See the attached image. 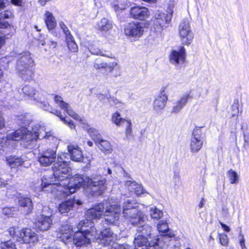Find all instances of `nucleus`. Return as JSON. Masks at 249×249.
Listing matches in <instances>:
<instances>
[{"mask_svg": "<svg viewBox=\"0 0 249 249\" xmlns=\"http://www.w3.org/2000/svg\"><path fill=\"white\" fill-rule=\"evenodd\" d=\"M55 150L47 149L39 154L38 160L43 166H48L54 162L53 166V176L59 183H51L48 178L43 177L36 183V191L50 192L57 198L65 197L75 192L83 186L88 197L101 195L107 189L106 180L103 178H90L88 177L75 175L69 178L71 169L69 163L64 160L65 154L58 155Z\"/></svg>", "mask_w": 249, "mask_h": 249, "instance_id": "obj_1", "label": "nucleus"}, {"mask_svg": "<svg viewBox=\"0 0 249 249\" xmlns=\"http://www.w3.org/2000/svg\"><path fill=\"white\" fill-rule=\"evenodd\" d=\"M89 223L87 220H81L77 226L78 231L73 234L72 228L68 224L61 226L59 230L57 237L60 238L65 244L72 242L77 247H80L90 243L91 236H95L97 231L92 230L89 227H86V224Z\"/></svg>", "mask_w": 249, "mask_h": 249, "instance_id": "obj_2", "label": "nucleus"}, {"mask_svg": "<svg viewBox=\"0 0 249 249\" xmlns=\"http://www.w3.org/2000/svg\"><path fill=\"white\" fill-rule=\"evenodd\" d=\"M3 136L5 139L4 144L7 140L17 141L21 139H24L28 143L27 145H29L33 142H36L37 139H46L52 140L54 143L58 141V139L54 136L53 132L47 131L45 126L40 124L35 125L33 127L32 130L28 131L26 133L25 131L23 132L21 130H17L9 133L6 138L3 135Z\"/></svg>", "mask_w": 249, "mask_h": 249, "instance_id": "obj_3", "label": "nucleus"}, {"mask_svg": "<svg viewBox=\"0 0 249 249\" xmlns=\"http://www.w3.org/2000/svg\"><path fill=\"white\" fill-rule=\"evenodd\" d=\"M22 91L25 95L33 98L35 104H39V106L43 109L53 113L52 107L45 102V97L42 93L36 91L34 88L29 85L24 86L22 89ZM53 113L58 116L71 129L75 128V126L72 121L66 117H62L60 111L55 110Z\"/></svg>", "mask_w": 249, "mask_h": 249, "instance_id": "obj_4", "label": "nucleus"}, {"mask_svg": "<svg viewBox=\"0 0 249 249\" xmlns=\"http://www.w3.org/2000/svg\"><path fill=\"white\" fill-rule=\"evenodd\" d=\"M174 236V234L170 232L161 235L160 237L158 236L150 243L148 240L149 238H146V236L136 235L134 241V249H160L163 245L162 242H166L167 240H170Z\"/></svg>", "mask_w": 249, "mask_h": 249, "instance_id": "obj_5", "label": "nucleus"}, {"mask_svg": "<svg viewBox=\"0 0 249 249\" xmlns=\"http://www.w3.org/2000/svg\"><path fill=\"white\" fill-rule=\"evenodd\" d=\"M138 207V203L133 200H127L123 203V216L132 224L142 223L147 219V215L139 210Z\"/></svg>", "mask_w": 249, "mask_h": 249, "instance_id": "obj_6", "label": "nucleus"}, {"mask_svg": "<svg viewBox=\"0 0 249 249\" xmlns=\"http://www.w3.org/2000/svg\"><path fill=\"white\" fill-rule=\"evenodd\" d=\"M106 208L104 216L105 217L103 226L107 225H117L119 223L121 207L117 202L113 203L112 199L105 201Z\"/></svg>", "mask_w": 249, "mask_h": 249, "instance_id": "obj_7", "label": "nucleus"}, {"mask_svg": "<svg viewBox=\"0 0 249 249\" xmlns=\"http://www.w3.org/2000/svg\"><path fill=\"white\" fill-rule=\"evenodd\" d=\"M105 208V201H104L103 203L96 204L92 208L88 209L86 213V219L83 220H87L89 223L86 224L85 227H89L91 230L95 231V228L92 226V223L91 221L98 219L104 215Z\"/></svg>", "mask_w": 249, "mask_h": 249, "instance_id": "obj_8", "label": "nucleus"}, {"mask_svg": "<svg viewBox=\"0 0 249 249\" xmlns=\"http://www.w3.org/2000/svg\"><path fill=\"white\" fill-rule=\"evenodd\" d=\"M178 35L182 45L189 46L193 41L194 34L188 19H184L180 23L178 28Z\"/></svg>", "mask_w": 249, "mask_h": 249, "instance_id": "obj_9", "label": "nucleus"}, {"mask_svg": "<svg viewBox=\"0 0 249 249\" xmlns=\"http://www.w3.org/2000/svg\"><path fill=\"white\" fill-rule=\"evenodd\" d=\"M186 57V50L184 47L180 46L178 49L171 51L169 55V59L170 63L178 69L183 66Z\"/></svg>", "mask_w": 249, "mask_h": 249, "instance_id": "obj_10", "label": "nucleus"}, {"mask_svg": "<svg viewBox=\"0 0 249 249\" xmlns=\"http://www.w3.org/2000/svg\"><path fill=\"white\" fill-rule=\"evenodd\" d=\"M49 209L44 207L42 211V213L37 215L36 218L35 224L36 228L39 231H48L51 228L53 221L51 218V213L49 212L47 215L45 214V211Z\"/></svg>", "mask_w": 249, "mask_h": 249, "instance_id": "obj_11", "label": "nucleus"}, {"mask_svg": "<svg viewBox=\"0 0 249 249\" xmlns=\"http://www.w3.org/2000/svg\"><path fill=\"white\" fill-rule=\"evenodd\" d=\"M144 27L142 23H128L124 27V33L126 36L134 40L138 39L143 34Z\"/></svg>", "mask_w": 249, "mask_h": 249, "instance_id": "obj_12", "label": "nucleus"}, {"mask_svg": "<svg viewBox=\"0 0 249 249\" xmlns=\"http://www.w3.org/2000/svg\"><path fill=\"white\" fill-rule=\"evenodd\" d=\"M204 143V138L201 131L199 129L193 130L190 139V148L192 153L198 152L202 147Z\"/></svg>", "mask_w": 249, "mask_h": 249, "instance_id": "obj_13", "label": "nucleus"}, {"mask_svg": "<svg viewBox=\"0 0 249 249\" xmlns=\"http://www.w3.org/2000/svg\"><path fill=\"white\" fill-rule=\"evenodd\" d=\"M173 11L168 13L162 12L160 11H156L154 14V25L160 29H163L166 25L169 24L172 17Z\"/></svg>", "mask_w": 249, "mask_h": 249, "instance_id": "obj_14", "label": "nucleus"}, {"mask_svg": "<svg viewBox=\"0 0 249 249\" xmlns=\"http://www.w3.org/2000/svg\"><path fill=\"white\" fill-rule=\"evenodd\" d=\"M34 61L29 52H26L18 55L16 66L17 70H23L27 68L34 67Z\"/></svg>", "mask_w": 249, "mask_h": 249, "instance_id": "obj_15", "label": "nucleus"}, {"mask_svg": "<svg viewBox=\"0 0 249 249\" xmlns=\"http://www.w3.org/2000/svg\"><path fill=\"white\" fill-rule=\"evenodd\" d=\"M166 88L163 87L160 89V93L155 99L153 103V109L158 113L161 112L165 108L168 100V96L166 92Z\"/></svg>", "mask_w": 249, "mask_h": 249, "instance_id": "obj_16", "label": "nucleus"}, {"mask_svg": "<svg viewBox=\"0 0 249 249\" xmlns=\"http://www.w3.org/2000/svg\"><path fill=\"white\" fill-rule=\"evenodd\" d=\"M103 226L104 229L100 232L98 242L104 246H107L115 242L116 235L110 231L109 228L106 226Z\"/></svg>", "mask_w": 249, "mask_h": 249, "instance_id": "obj_17", "label": "nucleus"}, {"mask_svg": "<svg viewBox=\"0 0 249 249\" xmlns=\"http://www.w3.org/2000/svg\"><path fill=\"white\" fill-rule=\"evenodd\" d=\"M19 241L25 244H34L38 240V235L31 229L23 228L21 230Z\"/></svg>", "mask_w": 249, "mask_h": 249, "instance_id": "obj_18", "label": "nucleus"}, {"mask_svg": "<svg viewBox=\"0 0 249 249\" xmlns=\"http://www.w3.org/2000/svg\"><path fill=\"white\" fill-rule=\"evenodd\" d=\"M54 100L55 103L59 106L62 109L66 112L69 115L74 119L82 121V119L79 115L77 114L70 107V105L62 100L61 97L59 96H55L54 97Z\"/></svg>", "mask_w": 249, "mask_h": 249, "instance_id": "obj_19", "label": "nucleus"}, {"mask_svg": "<svg viewBox=\"0 0 249 249\" xmlns=\"http://www.w3.org/2000/svg\"><path fill=\"white\" fill-rule=\"evenodd\" d=\"M128 178L129 179L124 181L125 186L127 187L128 190L134 192L137 196L148 194L141 184L137 183L130 177H128Z\"/></svg>", "mask_w": 249, "mask_h": 249, "instance_id": "obj_20", "label": "nucleus"}, {"mask_svg": "<svg viewBox=\"0 0 249 249\" xmlns=\"http://www.w3.org/2000/svg\"><path fill=\"white\" fill-rule=\"evenodd\" d=\"M71 159L76 162H82L84 157L82 150L76 144H70L67 146Z\"/></svg>", "mask_w": 249, "mask_h": 249, "instance_id": "obj_21", "label": "nucleus"}, {"mask_svg": "<svg viewBox=\"0 0 249 249\" xmlns=\"http://www.w3.org/2000/svg\"><path fill=\"white\" fill-rule=\"evenodd\" d=\"M130 15L134 18L144 20L149 16V11L145 7H134L131 9Z\"/></svg>", "mask_w": 249, "mask_h": 249, "instance_id": "obj_22", "label": "nucleus"}, {"mask_svg": "<svg viewBox=\"0 0 249 249\" xmlns=\"http://www.w3.org/2000/svg\"><path fill=\"white\" fill-rule=\"evenodd\" d=\"M148 218L147 217V219L142 222V223L133 225L138 227L137 233L136 235H142V236H146V238L151 239L152 227L146 224V222Z\"/></svg>", "mask_w": 249, "mask_h": 249, "instance_id": "obj_23", "label": "nucleus"}, {"mask_svg": "<svg viewBox=\"0 0 249 249\" xmlns=\"http://www.w3.org/2000/svg\"><path fill=\"white\" fill-rule=\"evenodd\" d=\"M191 98L189 94L186 93L183 95L174 104L171 113L177 114L181 111L183 107L187 104L189 99Z\"/></svg>", "mask_w": 249, "mask_h": 249, "instance_id": "obj_24", "label": "nucleus"}, {"mask_svg": "<svg viewBox=\"0 0 249 249\" xmlns=\"http://www.w3.org/2000/svg\"><path fill=\"white\" fill-rule=\"evenodd\" d=\"M117 65L115 62L107 63L104 62L101 58H97L93 63V67L96 70L107 68L108 72L110 73L112 71L114 68Z\"/></svg>", "mask_w": 249, "mask_h": 249, "instance_id": "obj_25", "label": "nucleus"}, {"mask_svg": "<svg viewBox=\"0 0 249 249\" xmlns=\"http://www.w3.org/2000/svg\"><path fill=\"white\" fill-rule=\"evenodd\" d=\"M74 203L78 205H81L82 202L80 200L76 201L75 199L68 200L59 204L58 207V211L61 213H68L72 209Z\"/></svg>", "mask_w": 249, "mask_h": 249, "instance_id": "obj_26", "label": "nucleus"}, {"mask_svg": "<svg viewBox=\"0 0 249 249\" xmlns=\"http://www.w3.org/2000/svg\"><path fill=\"white\" fill-rule=\"evenodd\" d=\"M20 77L24 80L30 81L33 79L34 76V67L27 68L23 70H17Z\"/></svg>", "mask_w": 249, "mask_h": 249, "instance_id": "obj_27", "label": "nucleus"}, {"mask_svg": "<svg viewBox=\"0 0 249 249\" xmlns=\"http://www.w3.org/2000/svg\"><path fill=\"white\" fill-rule=\"evenodd\" d=\"M112 28V22L107 18H103L97 23V29L102 32L106 33Z\"/></svg>", "mask_w": 249, "mask_h": 249, "instance_id": "obj_28", "label": "nucleus"}, {"mask_svg": "<svg viewBox=\"0 0 249 249\" xmlns=\"http://www.w3.org/2000/svg\"><path fill=\"white\" fill-rule=\"evenodd\" d=\"M6 162L11 168H16L21 166L24 160L21 157L12 155L6 158Z\"/></svg>", "mask_w": 249, "mask_h": 249, "instance_id": "obj_29", "label": "nucleus"}, {"mask_svg": "<svg viewBox=\"0 0 249 249\" xmlns=\"http://www.w3.org/2000/svg\"><path fill=\"white\" fill-rule=\"evenodd\" d=\"M44 21L45 24L49 30L54 29L56 25V21L53 14L49 12L46 11L44 15Z\"/></svg>", "mask_w": 249, "mask_h": 249, "instance_id": "obj_30", "label": "nucleus"}, {"mask_svg": "<svg viewBox=\"0 0 249 249\" xmlns=\"http://www.w3.org/2000/svg\"><path fill=\"white\" fill-rule=\"evenodd\" d=\"M111 6L117 14H119L126 9V5L124 0H114L110 3Z\"/></svg>", "mask_w": 249, "mask_h": 249, "instance_id": "obj_31", "label": "nucleus"}, {"mask_svg": "<svg viewBox=\"0 0 249 249\" xmlns=\"http://www.w3.org/2000/svg\"><path fill=\"white\" fill-rule=\"evenodd\" d=\"M95 143L98 148L104 152H110L112 150V147L110 142L107 141L102 139V138H101Z\"/></svg>", "mask_w": 249, "mask_h": 249, "instance_id": "obj_32", "label": "nucleus"}, {"mask_svg": "<svg viewBox=\"0 0 249 249\" xmlns=\"http://www.w3.org/2000/svg\"><path fill=\"white\" fill-rule=\"evenodd\" d=\"M13 13L11 11L7 10L0 14V28H7L10 26L9 24L3 21L1 19H7L13 17Z\"/></svg>", "mask_w": 249, "mask_h": 249, "instance_id": "obj_33", "label": "nucleus"}, {"mask_svg": "<svg viewBox=\"0 0 249 249\" xmlns=\"http://www.w3.org/2000/svg\"><path fill=\"white\" fill-rule=\"evenodd\" d=\"M18 204L21 207L26 208L28 212H30L32 209V201L29 197H20L18 198Z\"/></svg>", "mask_w": 249, "mask_h": 249, "instance_id": "obj_34", "label": "nucleus"}, {"mask_svg": "<svg viewBox=\"0 0 249 249\" xmlns=\"http://www.w3.org/2000/svg\"><path fill=\"white\" fill-rule=\"evenodd\" d=\"M126 119L123 118L121 117V114L116 111L113 113L111 115V121L117 126H120Z\"/></svg>", "mask_w": 249, "mask_h": 249, "instance_id": "obj_35", "label": "nucleus"}, {"mask_svg": "<svg viewBox=\"0 0 249 249\" xmlns=\"http://www.w3.org/2000/svg\"><path fill=\"white\" fill-rule=\"evenodd\" d=\"M88 132L95 143L102 138L101 135L99 133V131L95 128H89L88 130Z\"/></svg>", "mask_w": 249, "mask_h": 249, "instance_id": "obj_36", "label": "nucleus"}, {"mask_svg": "<svg viewBox=\"0 0 249 249\" xmlns=\"http://www.w3.org/2000/svg\"><path fill=\"white\" fill-rule=\"evenodd\" d=\"M150 215L152 219L158 220L163 216V213L156 207L151 208L149 211Z\"/></svg>", "mask_w": 249, "mask_h": 249, "instance_id": "obj_37", "label": "nucleus"}, {"mask_svg": "<svg viewBox=\"0 0 249 249\" xmlns=\"http://www.w3.org/2000/svg\"><path fill=\"white\" fill-rule=\"evenodd\" d=\"M157 228L160 232L166 233L169 230L168 223L166 220H160L157 225Z\"/></svg>", "mask_w": 249, "mask_h": 249, "instance_id": "obj_38", "label": "nucleus"}, {"mask_svg": "<svg viewBox=\"0 0 249 249\" xmlns=\"http://www.w3.org/2000/svg\"><path fill=\"white\" fill-rule=\"evenodd\" d=\"M228 175L231 184L237 183L239 182V176L235 171L230 170L228 171Z\"/></svg>", "mask_w": 249, "mask_h": 249, "instance_id": "obj_39", "label": "nucleus"}, {"mask_svg": "<svg viewBox=\"0 0 249 249\" xmlns=\"http://www.w3.org/2000/svg\"><path fill=\"white\" fill-rule=\"evenodd\" d=\"M0 247L1 249H16V245L11 240L1 242Z\"/></svg>", "mask_w": 249, "mask_h": 249, "instance_id": "obj_40", "label": "nucleus"}, {"mask_svg": "<svg viewBox=\"0 0 249 249\" xmlns=\"http://www.w3.org/2000/svg\"><path fill=\"white\" fill-rule=\"evenodd\" d=\"M9 233L13 237H16L18 239H19L20 236L19 233H21V230H19L17 227H12L9 229Z\"/></svg>", "mask_w": 249, "mask_h": 249, "instance_id": "obj_41", "label": "nucleus"}, {"mask_svg": "<svg viewBox=\"0 0 249 249\" xmlns=\"http://www.w3.org/2000/svg\"><path fill=\"white\" fill-rule=\"evenodd\" d=\"M232 117L237 116L239 113V105L237 102H234L231 106V110L230 112Z\"/></svg>", "mask_w": 249, "mask_h": 249, "instance_id": "obj_42", "label": "nucleus"}, {"mask_svg": "<svg viewBox=\"0 0 249 249\" xmlns=\"http://www.w3.org/2000/svg\"><path fill=\"white\" fill-rule=\"evenodd\" d=\"M219 236L220 242L221 245L225 247L227 246L229 243V238L227 234H226L224 233H223L221 234H219Z\"/></svg>", "mask_w": 249, "mask_h": 249, "instance_id": "obj_43", "label": "nucleus"}, {"mask_svg": "<svg viewBox=\"0 0 249 249\" xmlns=\"http://www.w3.org/2000/svg\"><path fill=\"white\" fill-rule=\"evenodd\" d=\"M15 209L14 207H5L2 210V213L5 215L12 216L14 215Z\"/></svg>", "mask_w": 249, "mask_h": 249, "instance_id": "obj_44", "label": "nucleus"}, {"mask_svg": "<svg viewBox=\"0 0 249 249\" xmlns=\"http://www.w3.org/2000/svg\"><path fill=\"white\" fill-rule=\"evenodd\" d=\"M89 51L92 54L94 55L106 56L102 51L94 46H90Z\"/></svg>", "mask_w": 249, "mask_h": 249, "instance_id": "obj_45", "label": "nucleus"}, {"mask_svg": "<svg viewBox=\"0 0 249 249\" xmlns=\"http://www.w3.org/2000/svg\"><path fill=\"white\" fill-rule=\"evenodd\" d=\"M221 215L224 218H228L230 216L229 208L226 205H223L221 209Z\"/></svg>", "mask_w": 249, "mask_h": 249, "instance_id": "obj_46", "label": "nucleus"}, {"mask_svg": "<svg viewBox=\"0 0 249 249\" xmlns=\"http://www.w3.org/2000/svg\"><path fill=\"white\" fill-rule=\"evenodd\" d=\"M110 249H132L131 247L127 244H115Z\"/></svg>", "mask_w": 249, "mask_h": 249, "instance_id": "obj_47", "label": "nucleus"}, {"mask_svg": "<svg viewBox=\"0 0 249 249\" xmlns=\"http://www.w3.org/2000/svg\"><path fill=\"white\" fill-rule=\"evenodd\" d=\"M67 46L71 52L75 53L78 51V46L75 40L67 44Z\"/></svg>", "mask_w": 249, "mask_h": 249, "instance_id": "obj_48", "label": "nucleus"}, {"mask_svg": "<svg viewBox=\"0 0 249 249\" xmlns=\"http://www.w3.org/2000/svg\"><path fill=\"white\" fill-rule=\"evenodd\" d=\"M126 123L125 133L127 136L130 135L132 133V123L130 120H126Z\"/></svg>", "mask_w": 249, "mask_h": 249, "instance_id": "obj_49", "label": "nucleus"}, {"mask_svg": "<svg viewBox=\"0 0 249 249\" xmlns=\"http://www.w3.org/2000/svg\"><path fill=\"white\" fill-rule=\"evenodd\" d=\"M238 238L241 249H247V248L245 245V239L243 234L241 233H240L238 236Z\"/></svg>", "mask_w": 249, "mask_h": 249, "instance_id": "obj_50", "label": "nucleus"}, {"mask_svg": "<svg viewBox=\"0 0 249 249\" xmlns=\"http://www.w3.org/2000/svg\"><path fill=\"white\" fill-rule=\"evenodd\" d=\"M5 139L2 134L0 133V154L3 151Z\"/></svg>", "mask_w": 249, "mask_h": 249, "instance_id": "obj_51", "label": "nucleus"}, {"mask_svg": "<svg viewBox=\"0 0 249 249\" xmlns=\"http://www.w3.org/2000/svg\"><path fill=\"white\" fill-rule=\"evenodd\" d=\"M26 117L21 115L18 117V120L21 122V124L25 126L29 124V121L26 119Z\"/></svg>", "mask_w": 249, "mask_h": 249, "instance_id": "obj_52", "label": "nucleus"}, {"mask_svg": "<svg viewBox=\"0 0 249 249\" xmlns=\"http://www.w3.org/2000/svg\"><path fill=\"white\" fill-rule=\"evenodd\" d=\"M120 100L115 98H110L109 100V103L110 105L112 106H114L115 107H116L117 104H118Z\"/></svg>", "mask_w": 249, "mask_h": 249, "instance_id": "obj_53", "label": "nucleus"}, {"mask_svg": "<svg viewBox=\"0 0 249 249\" xmlns=\"http://www.w3.org/2000/svg\"><path fill=\"white\" fill-rule=\"evenodd\" d=\"M173 178L175 180L176 182H179L180 180V176L179 172L178 170L174 171Z\"/></svg>", "mask_w": 249, "mask_h": 249, "instance_id": "obj_54", "label": "nucleus"}, {"mask_svg": "<svg viewBox=\"0 0 249 249\" xmlns=\"http://www.w3.org/2000/svg\"><path fill=\"white\" fill-rule=\"evenodd\" d=\"M125 104L122 102L121 101H119L118 104L115 107L116 108H118L119 110H122L125 107Z\"/></svg>", "mask_w": 249, "mask_h": 249, "instance_id": "obj_55", "label": "nucleus"}, {"mask_svg": "<svg viewBox=\"0 0 249 249\" xmlns=\"http://www.w3.org/2000/svg\"><path fill=\"white\" fill-rule=\"evenodd\" d=\"M11 3L16 6H21L22 5V0H11Z\"/></svg>", "mask_w": 249, "mask_h": 249, "instance_id": "obj_56", "label": "nucleus"}, {"mask_svg": "<svg viewBox=\"0 0 249 249\" xmlns=\"http://www.w3.org/2000/svg\"><path fill=\"white\" fill-rule=\"evenodd\" d=\"M219 223L224 231L226 232H229L230 231L231 229L230 227L227 225L221 222H220Z\"/></svg>", "mask_w": 249, "mask_h": 249, "instance_id": "obj_57", "label": "nucleus"}, {"mask_svg": "<svg viewBox=\"0 0 249 249\" xmlns=\"http://www.w3.org/2000/svg\"><path fill=\"white\" fill-rule=\"evenodd\" d=\"M59 26L61 29L63 30V33H65V31L69 30L65 24L62 21L59 22Z\"/></svg>", "mask_w": 249, "mask_h": 249, "instance_id": "obj_58", "label": "nucleus"}, {"mask_svg": "<svg viewBox=\"0 0 249 249\" xmlns=\"http://www.w3.org/2000/svg\"><path fill=\"white\" fill-rule=\"evenodd\" d=\"M5 126L4 120L2 116L0 114V130Z\"/></svg>", "mask_w": 249, "mask_h": 249, "instance_id": "obj_59", "label": "nucleus"}, {"mask_svg": "<svg viewBox=\"0 0 249 249\" xmlns=\"http://www.w3.org/2000/svg\"><path fill=\"white\" fill-rule=\"evenodd\" d=\"M65 39H66V41L67 42V44L68 43H70L71 42L74 41V37L72 35L65 37Z\"/></svg>", "mask_w": 249, "mask_h": 249, "instance_id": "obj_60", "label": "nucleus"}, {"mask_svg": "<svg viewBox=\"0 0 249 249\" xmlns=\"http://www.w3.org/2000/svg\"><path fill=\"white\" fill-rule=\"evenodd\" d=\"M52 0H39L38 3H39V4L41 6H44L47 3H48L50 1H51Z\"/></svg>", "mask_w": 249, "mask_h": 249, "instance_id": "obj_61", "label": "nucleus"}, {"mask_svg": "<svg viewBox=\"0 0 249 249\" xmlns=\"http://www.w3.org/2000/svg\"><path fill=\"white\" fill-rule=\"evenodd\" d=\"M205 199L204 198H202L200 201L199 202L198 204V207L199 209L202 208L204 206V203Z\"/></svg>", "mask_w": 249, "mask_h": 249, "instance_id": "obj_62", "label": "nucleus"}, {"mask_svg": "<svg viewBox=\"0 0 249 249\" xmlns=\"http://www.w3.org/2000/svg\"><path fill=\"white\" fill-rule=\"evenodd\" d=\"M5 42L4 37L1 36H0V49L3 46Z\"/></svg>", "mask_w": 249, "mask_h": 249, "instance_id": "obj_63", "label": "nucleus"}, {"mask_svg": "<svg viewBox=\"0 0 249 249\" xmlns=\"http://www.w3.org/2000/svg\"><path fill=\"white\" fill-rule=\"evenodd\" d=\"M244 140L245 141V143L248 144L249 142V137L245 134H244Z\"/></svg>", "mask_w": 249, "mask_h": 249, "instance_id": "obj_64", "label": "nucleus"}]
</instances>
